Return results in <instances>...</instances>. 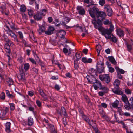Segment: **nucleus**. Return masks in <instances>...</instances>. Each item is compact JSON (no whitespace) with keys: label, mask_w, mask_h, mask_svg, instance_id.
Here are the masks:
<instances>
[{"label":"nucleus","mask_w":133,"mask_h":133,"mask_svg":"<svg viewBox=\"0 0 133 133\" xmlns=\"http://www.w3.org/2000/svg\"><path fill=\"white\" fill-rule=\"evenodd\" d=\"M88 11L90 16L93 18L99 19L103 21L105 19L107 16L106 13L104 11H99V9L95 6H94L92 8H90Z\"/></svg>","instance_id":"f257e3e1"},{"label":"nucleus","mask_w":133,"mask_h":133,"mask_svg":"<svg viewBox=\"0 0 133 133\" xmlns=\"http://www.w3.org/2000/svg\"><path fill=\"white\" fill-rule=\"evenodd\" d=\"M102 21L99 19H96V18H95L92 21V23L93 24L94 28L98 29V30L101 32V34L103 35L104 34H103L104 31L106 30H108L109 29H105L102 26Z\"/></svg>","instance_id":"f03ea898"},{"label":"nucleus","mask_w":133,"mask_h":133,"mask_svg":"<svg viewBox=\"0 0 133 133\" xmlns=\"http://www.w3.org/2000/svg\"><path fill=\"white\" fill-rule=\"evenodd\" d=\"M113 27L111 26L108 30H106L104 31L103 35L107 39H111V41L113 42L116 43L117 42V40L116 37L115 36L112 34L113 31Z\"/></svg>","instance_id":"7ed1b4c3"},{"label":"nucleus","mask_w":133,"mask_h":133,"mask_svg":"<svg viewBox=\"0 0 133 133\" xmlns=\"http://www.w3.org/2000/svg\"><path fill=\"white\" fill-rule=\"evenodd\" d=\"M120 84V81L118 79H116L113 83L114 88L112 89V91L117 95H121L122 94V91L120 90L119 87Z\"/></svg>","instance_id":"20e7f679"},{"label":"nucleus","mask_w":133,"mask_h":133,"mask_svg":"<svg viewBox=\"0 0 133 133\" xmlns=\"http://www.w3.org/2000/svg\"><path fill=\"white\" fill-rule=\"evenodd\" d=\"M104 62L101 61L97 62L96 65L97 72L101 73L104 71Z\"/></svg>","instance_id":"39448f33"},{"label":"nucleus","mask_w":133,"mask_h":133,"mask_svg":"<svg viewBox=\"0 0 133 133\" xmlns=\"http://www.w3.org/2000/svg\"><path fill=\"white\" fill-rule=\"evenodd\" d=\"M99 78L101 81H104L107 84L110 81V78L109 74L100 75L99 76Z\"/></svg>","instance_id":"423d86ee"},{"label":"nucleus","mask_w":133,"mask_h":133,"mask_svg":"<svg viewBox=\"0 0 133 133\" xmlns=\"http://www.w3.org/2000/svg\"><path fill=\"white\" fill-rule=\"evenodd\" d=\"M129 101L131 102V103L129 101H128L126 105H124V106L127 110H129L132 109L133 110V97L130 98Z\"/></svg>","instance_id":"0eeeda50"},{"label":"nucleus","mask_w":133,"mask_h":133,"mask_svg":"<svg viewBox=\"0 0 133 133\" xmlns=\"http://www.w3.org/2000/svg\"><path fill=\"white\" fill-rule=\"evenodd\" d=\"M95 82H94V84H93V86L94 89L95 90H97L98 89L99 90L102 89L103 87L104 86H102L100 81H99L96 80L95 81Z\"/></svg>","instance_id":"6e6552de"},{"label":"nucleus","mask_w":133,"mask_h":133,"mask_svg":"<svg viewBox=\"0 0 133 133\" xmlns=\"http://www.w3.org/2000/svg\"><path fill=\"white\" fill-rule=\"evenodd\" d=\"M104 9L108 16L111 17L112 15L113 11L109 5H105L104 7Z\"/></svg>","instance_id":"1a4fd4ad"},{"label":"nucleus","mask_w":133,"mask_h":133,"mask_svg":"<svg viewBox=\"0 0 133 133\" xmlns=\"http://www.w3.org/2000/svg\"><path fill=\"white\" fill-rule=\"evenodd\" d=\"M86 78L88 82L90 83L94 84V82H95V81L96 80L93 75H87Z\"/></svg>","instance_id":"9d476101"},{"label":"nucleus","mask_w":133,"mask_h":133,"mask_svg":"<svg viewBox=\"0 0 133 133\" xmlns=\"http://www.w3.org/2000/svg\"><path fill=\"white\" fill-rule=\"evenodd\" d=\"M45 14L42 12H37V13L34 15L33 17L37 21H40L42 20V16L44 15Z\"/></svg>","instance_id":"9b49d317"},{"label":"nucleus","mask_w":133,"mask_h":133,"mask_svg":"<svg viewBox=\"0 0 133 133\" xmlns=\"http://www.w3.org/2000/svg\"><path fill=\"white\" fill-rule=\"evenodd\" d=\"M100 90L103 91H99L98 93L99 95L101 96H103L105 94L107 93L109 91L108 88L105 86H104L103 88L102 89Z\"/></svg>","instance_id":"f8f14e48"},{"label":"nucleus","mask_w":133,"mask_h":133,"mask_svg":"<svg viewBox=\"0 0 133 133\" xmlns=\"http://www.w3.org/2000/svg\"><path fill=\"white\" fill-rule=\"evenodd\" d=\"M116 32L117 35L120 37H123L125 35L124 31L119 28L116 29Z\"/></svg>","instance_id":"ddd939ff"},{"label":"nucleus","mask_w":133,"mask_h":133,"mask_svg":"<svg viewBox=\"0 0 133 133\" xmlns=\"http://www.w3.org/2000/svg\"><path fill=\"white\" fill-rule=\"evenodd\" d=\"M39 28L38 30L39 33L40 34L45 32V24H43L42 25H39Z\"/></svg>","instance_id":"4468645a"},{"label":"nucleus","mask_w":133,"mask_h":133,"mask_svg":"<svg viewBox=\"0 0 133 133\" xmlns=\"http://www.w3.org/2000/svg\"><path fill=\"white\" fill-rule=\"evenodd\" d=\"M17 77L19 81H24L26 80L25 74L24 72H20V75L17 76Z\"/></svg>","instance_id":"2eb2a0df"},{"label":"nucleus","mask_w":133,"mask_h":133,"mask_svg":"<svg viewBox=\"0 0 133 133\" xmlns=\"http://www.w3.org/2000/svg\"><path fill=\"white\" fill-rule=\"evenodd\" d=\"M77 9L79 14L81 15L85 14V12L84 9L83 8L82 6H78L77 7Z\"/></svg>","instance_id":"dca6fc26"},{"label":"nucleus","mask_w":133,"mask_h":133,"mask_svg":"<svg viewBox=\"0 0 133 133\" xmlns=\"http://www.w3.org/2000/svg\"><path fill=\"white\" fill-rule=\"evenodd\" d=\"M61 112L60 111L58 112V114H59L60 116H61L62 115V114L66 117H68L65 109L64 107H62L61 108Z\"/></svg>","instance_id":"f3484780"},{"label":"nucleus","mask_w":133,"mask_h":133,"mask_svg":"<svg viewBox=\"0 0 133 133\" xmlns=\"http://www.w3.org/2000/svg\"><path fill=\"white\" fill-rule=\"evenodd\" d=\"M66 34V32L64 30H61L58 31V33H56V35L58 37H59L61 38H63L64 36Z\"/></svg>","instance_id":"a211bd4d"},{"label":"nucleus","mask_w":133,"mask_h":133,"mask_svg":"<svg viewBox=\"0 0 133 133\" xmlns=\"http://www.w3.org/2000/svg\"><path fill=\"white\" fill-rule=\"evenodd\" d=\"M81 116L83 120H85L87 123H88L90 126H91L90 120L89 119V118L87 116L84 114L83 115H82Z\"/></svg>","instance_id":"6ab92c4d"},{"label":"nucleus","mask_w":133,"mask_h":133,"mask_svg":"<svg viewBox=\"0 0 133 133\" xmlns=\"http://www.w3.org/2000/svg\"><path fill=\"white\" fill-rule=\"evenodd\" d=\"M119 95H122V100L124 103L125 104L124 105H126L127 103V102L129 101L128 100V99L127 96L123 94V92L122 94Z\"/></svg>","instance_id":"aec40b11"},{"label":"nucleus","mask_w":133,"mask_h":133,"mask_svg":"<svg viewBox=\"0 0 133 133\" xmlns=\"http://www.w3.org/2000/svg\"><path fill=\"white\" fill-rule=\"evenodd\" d=\"M11 124V123L9 122H8L6 124L5 130L7 133H9L11 132L10 129Z\"/></svg>","instance_id":"412c9836"},{"label":"nucleus","mask_w":133,"mask_h":133,"mask_svg":"<svg viewBox=\"0 0 133 133\" xmlns=\"http://www.w3.org/2000/svg\"><path fill=\"white\" fill-rule=\"evenodd\" d=\"M7 23L9 25L11 29L14 30H17L18 29L17 28L15 27V24L12 22L11 21L10 22L9 21H7Z\"/></svg>","instance_id":"4be33fe9"},{"label":"nucleus","mask_w":133,"mask_h":133,"mask_svg":"<svg viewBox=\"0 0 133 133\" xmlns=\"http://www.w3.org/2000/svg\"><path fill=\"white\" fill-rule=\"evenodd\" d=\"M4 48L5 52L9 54H10L11 51L9 45L8 44H5L4 45Z\"/></svg>","instance_id":"5701e85b"},{"label":"nucleus","mask_w":133,"mask_h":133,"mask_svg":"<svg viewBox=\"0 0 133 133\" xmlns=\"http://www.w3.org/2000/svg\"><path fill=\"white\" fill-rule=\"evenodd\" d=\"M82 62L84 63H91L92 62V60L91 58L87 59L85 57H83L82 59Z\"/></svg>","instance_id":"b1692460"},{"label":"nucleus","mask_w":133,"mask_h":133,"mask_svg":"<svg viewBox=\"0 0 133 133\" xmlns=\"http://www.w3.org/2000/svg\"><path fill=\"white\" fill-rule=\"evenodd\" d=\"M88 73L90 74V75H96L97 71L94 69L91 68L89 69L88 70Z\"/></svg>","instance_id":"393cba45"},{"label":"nucleus","mask_w":133,"mask_h":133,"mask_svg":"<svg viewBox=\"0 0 133 133\" xmlns=\"http://www.w3.org/2000/svg\"><path fill=\"white\" fill-rule=\"evenodd\" d=\"M109 61L114 65H116L117 62L112 56H109L108 57Z\"/></svg>","instance_id":"a878e982"},{"label":"nucleus","mask_w":133,"mask_h":133,"mask_svg":"<svg viewBox=\"0 0 133 133\" xmlns=\"http://www.w3.org/2000/svg\"><path fill=\"white\" fill-rule=\"evenodd\" d=\"M34 122L33 119L31 117H29L28 118V124L29 126L32 125Z\"/></svg>","instance_id":"bb28decb"},{"label":"nucleus","mask_w":133,"mask_h":133,"mask_svg":"<svg viewBox=\"0 0 133 133\" xmlns=\"http://www.w3.org/2000/svg\"><path fill=\"white\" fill-rule=\"evenodd\" d=\"M103 23L105 25H110V28L111 26H112V27H113V30H114V26L111 22L109 21V20L106 19L105 21L103 22Z\"/></svg>","instance_id":"cd10ccee"},{"label":"nucleus","mask_w":133,"mask_h":133,"mask_svg":"<svg viewBox=\"0 0 133 133\" xmlns=\"http://www.w3.org/2000/svg\"><path fill=\"white\" fill-rule=\"evenodd\" d=\"M6 82L7 83L9 84L8 86H10L11 85L13 84L14 81L11 78L9 77L6 79Z\"/></svg>","instance_id":"c85d7f7f"},{"label":"nucleus","mask_w":133,"mask_h":133,"mask_svg":"<svg viewBox=\"0 0 133 133\" xmlns=\"http://www.w3.org/2000/svg\"><path fill=\"white\" fill-rule=\"evenodd\" d=\"M119 103V101L118 100H116L114 102L112 103L111 105L114 108H117Z\"/></svg>","instance_id":"c756f323"},{"label":"nucleus","mask_w":133,"mask_h":133,"mask_svg":"<svg viewBox=\"0 0 133 133\" xmlns=\"http://www.w3.org/2000/svg\"><path fill=\"white\" fill-rule=\"evenodd\" d=\"M9 35L13 38L14 39V41H16L17 42H19V41L17 38V36L15 33L10 34Z\"/></svg>","instance_id":"7c9ffc66"},{"label":"nucleus","mask_w":133,"mask_h":133,"mask_svg":"<svg viewBox=\"0 0 133 133\" xmlns=\"http://www.w3.org/2000/svg\"><path fill=\"white\" fill-rule=\"evenodd\" d=\"M26 7L23 4L21 5L20 9L21 12H24L26 11Z\"/></svg>","instance_id":"2f4dec72"},{"label":"nucleus","mask_w":133,"mask_h":133,"mask_svg":"<svg viewBox=\"0 0 133 133\" xmlns=\"http://www.w3.org/2000/svg\"><path fill=\"white\" fill-rule=\"evenodd\" d=\"M126 46L127 50L129 52H130L132 49V46L131 44H127Z\"/></svg>","instance_id":"473e14b6"},{"label":"nucleus","mask_w":133,"mask_h":133,"mask_svg":"<svg viewBox=\"0 0 133 133\" xmlns=\"http://www.w3.org/2000/svg\"><path fill=\"white\" fill-rule=\"evenodd\" d=\"M66 23H65L64 21H62V23H61V24L62 25L65 26H66V24L68 23L70 20V19L68 17H66Z\"/></svg>","instance_id":"72a5a7b5"},{"label":"nucleus","mask_w":133,"mask_h":133,"mask_svg":"<svg viewBox=\"0 0 133 133\" xmlns=\"http://www.w3.org/2000/svg\"><path fill=\"white\" fill-rule=\"evenodd\" d=\"M6 27L7 28V29L5 30L6 32L9 35L10 34L14 33L13 31L10 29L9 27L7 25H6Z\"/></svg>","instance_id":"f704fd0d"},{"label":"nucleus","mask_w":133,"mask_h":133,"mask_svg":"<svg viewBox=\"0 0 133 133\" xmlns=\"http://www.w3.org/2000/svg\"><path fill=\"white\" fill-rule=\"evenodd\" d=\"M78 61L75 60L74 61V67L75 69H78L79 67Z\"/></svg>","instance_id":"c9c22d12"},{"label":"nucleus","mask_w":133,"mask_h":133,"mask_svg":"<svg viewBox=\"0 0 133 133\" xmlns=\"http://www.w3.org/2000/svg\"><path fill=\"white\" fill-rule=\"evenodd\" d=\"M27 11H28V15L29 16L31 17H32L34 14V11L33 10L31 9H28Z\"/></svg>","instance_id":"e433bc0d"},{"label":"nucleus","mask_w":133,"mask_h":133,"mask_svg":"<svg viewBox=\"0 0 133 133\" xmlns=\"http://www.w3.org/2000/svg\"><path fill=\"white\" fill-rule=\"evenodd\" d=\"M40 95L42 97L44 100L46 101L47 99V95L44 92L41 94Z\"/></svg>","instance_id":"4c0bfd02"},{"label":"nucleus","mask_w":133,"mask_h":133,"mask_svg":"<svg viewBox=\"0 0 133 133\" xmlns=\"http://www.w3.org/2000/svg\"><path fill=\"white\" fill-rule=\"evenodd\" d=\"M117 111L118 112L119 114L121 116L123 115V111L122 110L121 108L120 107H117Z\"/></svg>","instance_id":"58836bf2"},{"label":"nucleus","mask_w":133,"mask_h":133,"mask_svg":"<svg viewBox=\"0 0 133 133\" xmlns=\"http://www.w3.org/2000/svg\"><path fill=\"white\" fill-rule=\"evenodd\" d=\"M75 56L76 57V59L75 60L79 61V59L81 58V56L80 53H76L75 54Z\"/></svg>","instance_id":"ea45409f"},{"label":"nucleus","mask_w":133,"mask_h":133,"mask_svg":"<svg viewBox=\"0 0 133 133\" xmlns=\"http://www.w3.org/2000/svg\"><path fill=\"white\" fill-rule=\"evenodd\" d=\"M30 65L28 63H25L24 65V69L26 71L28 70Z\"/></svg>","instance_id":"a19ab883"},{"label":"nucleus","mask_w":133,"mask_h":133,"mask_svg":"<svg viewBox=\"0 0 133 133\" xmlns=\"http://www.w3.org/2000/svg\"><path fill=\"white\" fill-rule=\"evenodd\" d=\"M49 41L51 44L55 46L57 45V42L56 40L52 39H51Z\"/></svg>","instance_id":"79ce46f5"},{"label":"nucleus","mask_w":133,"mask_h":133,"mask_svg":"<svg viewBox=\"0 0 133 133\" xmlns=\"http://www.w3.org/2000/svg\"><path fill=\"white\" fill-rule=\"evenodd\" d=\"M5 94L4 92L1 93L0 95V98L2 100H4L5 99Z\"/></svg>","instance_id":"37998d69"},{"label":"nucleus","mask_w":133,"mask_h":133,"mask_svg":"<svg viewBox=\"0 0 133 133\" xmlns=\"http://www.w3.org/2000/svg\"><path fill=\"white\" fill-rule=\"evenodd\" d=\"M32 70L33 72H34L35 75H37L38 74V69L37 68L35 67H33L32 68Z\"/></svg>","instance_id":"c03bdc74"},{"label":"nucleus","mask_w":133,"mask_h":133,"mask_svg":"<svg viewBox=\"0 0 133 133\" xmlns=\"http://www.w3.org/2000/svg\"><path fill=\"white\" fill-rule=\"evenodd\" d=\"M39 65L41 66V68H44L45 67V64L42 61L40 60H39L38 62Z\"/></svg>","instance_id":"a18cd8bd"},{"label":"nucleus","mask_w":133,"mask_h":133,"mask_svg":"<svg viewBox=\"0 0 133 133\" xmlns=\"http://www.w3.org/2000/svg\"><path fill=\"white\" fill-rule=\"evenodd\" d=\"M49 128L51 131L52 132L55 130L54 126L51 124H49Z\"/></svg>","instance_id":"49530a36"},{"label":"nucleus","mask_w":133,"mask_h":133,"mask_svg":"<svg viewBox=\"0 0 133 133\" xmlns=\"http://www.w3.org/2000/svg\"><path fill=\"white\" fill-rule=\"evenodd\" d=\"M10 106V109L11 111H13L15 109V105L13 103H9Z\"/></svg>","instance_id":"de8ad7c7"},{"label":"nucleus","mask_w":133,"mask_h":133,"mask_svg":"<svg viewBox=\"0 0 133 133\" xmlns=\"http://www.w3.org/2000/svg\"><path fill=\"white\" fill-rule=\"evenodd\" d=\"M21 42L24 44V45L25 46H29L28 44L25 40L23 39H21Z\"/></svg>","instance_id":"09e8293b"},{"label":"nucleus","mask_w":133,"mask_h":133,"mask_svg":"<svg viewBox=\"0 0 133 133\" xmlns=\"http://www.w3.org/2000/svg\"><path fill=\"white\" fill-rule=\"evenodd\" d=\"M18 33L19 35V37L20 39L21 40L23 39L24 37L23 34L22 32L21 31H18Z\"/></svg>","instance_id":"8fccbe9b"},{"label":"nucleus","mask_w":133,"mask_h":133,"mask_svg":"<svg viewBox=\"0 0 133 133\" xmlns=\"http://www.w3.org/2000/svg\"><path fill=\"white\" fill-rule=\"evenodd\" d=\"M125 91L127 94H130L131 93V91L128 89H125Z\"/></svg>","instance_id":"3c124183"},{"label":"nucleus","mask_w":133,"mask_h":133,"mask_svg":"<svg viewBox=\"0 0 133 133\" xmlns=\"http://www.w3.org/2000/svg\"><path fill=\"white\" fill-rule=\"evenodd\" d=\"M99 4L101 6H103L105 4V0H99Z\"/></svg>","instance_id":"603ef678"},{"label":"nucleus","mask_w":133,"mask_h":133,"mask_svg":"<svg viewBox=\"0 0 133 133\" xmlns=\"http://www.w3.org/2000/svg\"><path fill=\"white\" fill-rule=\"evenodd\" d=\"M109 72L111 73H113L114 71V69L113 67L110 66L109 68Z\"/></svg>","instance_id":"864d4df0"},{"label":"nucleus","mask_w":133,"mask_h":133,"mask_svg":"<svg viewBox=\"0 0 133 133\" xmlns=\"http://www.w3.org/2000/svg\"><path fill=\"white\" fill-rule=\"evenodd\" d=\"M29 60L33 64H36V61L32 58H29Z\"/></svg>","instance_id":"5fc2aeb1"},{"label":"nucleus","mask_w":133,"mask_h":133,"mask_svg":"<svg viewBox=\"0 0 133 133\" xmlns=\"http://www.w3.org/2000/svg\"><path fill=\"white\" fill-rule=\"evenodd\" d=\"M6 114H5L4 113V112L3 111L2 112H1L0 114V118H4Z\"/></svg>","instance_id":"6e6d98bb"},{"label":"nucleus","mask_w":133,"mask_h":133,"mask_svg":"<svg viewBox=\"0 0 133 133\" xmlns=\"http://www.w3.org/2000/svg\"><path fill=\"white\" fill-rule=\"evenodd\" d=\"M36 103L37 105L39 107H40L41 106V102L38 100H37L36 101Z\"/></svg>","instance_id":"4d7b16f0"},{"label":"nucleus","mask_w":133,"mask_h":133,"mask_svg":"<svg viewBox=\"0 0 133 133\" xmlns=\"http://www.w3.org/2000/svg\"><path fill=\"white\" fill-rule=\"evenodd\" d=\"M35 9H36L37 10H38L39 9V5L38 3L36 1H35Z\"/></svg>","instance_id":"13d9d810"},{"label":"nucleus","mask_w":133,"mask_h":133,"mask_svg":"<svg viewBox=\"0 0 133 133\" xmlns=\"http://www.w3.org/2000/svg\"><path fill=\"white\" fill-rule=\"evenodd\" d=\"M23 65H22L19 67V70L20 72H24V70L23 69Z\"/></svg>","instance_id":"bf43d9fd"},{"label":"nucleus","mask_w":133,"mask_h":133,"mask_svg":"<svg viewBox=\"0 0 133 133\" xmlns=\"http://www.w3.org/2000/svg\"><path fill=\"white\" fill-rule=\"evenodd\" d=\"M45 33L47 35H51L52 34V32H51L48 29V30L46 31H45Z\"/></svg>","instance_id":"052dcab7"},{"label":"nucleus","mask_w":133,"mask_h":133,"mask_svg":"<svg viewBox=\"0 0 133 133\" xmlns=\"http://www.w3.org/2000/svg\"><path fill=\"white\" fill-rule=\"evenodd\" d=\"M97 46L100 47V48L99 49H97V51L98 52V55H99L100 53V50H101V47L100 45H97Z\"/></svg>","instance_id":"680f3d73"},{"label":"nucleus","mask_w":133,"mask_h":133,"mask_svg":"<svg viewBox=\"0 0 133 133\" xmlns=\"http://www.w3.org/2000/svg\"><path fill=\"white\" fill-rule=\"evenodd\" d=\"M28 95L31 97L33 96L34 94L33 92L31 91H28Z\"/></svg>","instance_id":"e2e57ef3"},{"label":"nucleus","mask_w":133,"mask_h":133,"mask_svg":"<svg viewBox=\"0 0 133 133\" xmlns=\"http://www.w3.org/2000/svg\"><path fill=\"white\" fill-rule=\"evenodd\" d=\"M9 111V109L8 108L5 107V110H3V111L4 112V114H6V113L8 112Z\"/></svg>","instance_id":"0e129e2a"},{"label":"nucleus","mask_w":133,"mask_h":133,"mask_svg":"<svg viewBox=\"0 0 133 133\" xmlns=\"http://www.w3.org/2000/svg\"><path fill=\"white\" fill-rule=\"evenodd\" d=\"M48 29L51 32H52V33H53V32L55 30V29L53 27L50 26L49 27Z\"/></svg>","instance_id":"69168bd1"},{"label":"nucleus","mask_w":133,"mask_h":133,"mask_svg":"<svg viewBox=\"0 0 133 133\" xmlns=\"http://www.w3.org/2000/svg\"><path fill=\"white\" fill-rule=\"evenodd\" d=\"M63 52L65 54L68 52V50L66 48H64L63 49Z\"/></svg>","instance_id":"338daca9"},{"label":"nucleus","mask_w":133,"mask_h":133,"mask_svg":"<svg viewBox=\"0 0 133 133\" xmlns=\"http://www.w3.org/2000/svg\"><path fill=\"white\" fill-rule=\"evenodd\" d=\"M55 88L58 91L60 89V87L59 85L56 84L55 86Z\"/></svg>","instance_id":"774afa93"}]
</instances>
